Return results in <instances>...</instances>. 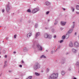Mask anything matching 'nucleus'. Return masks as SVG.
<instances>
[{
    "label": "nucleus",
    "instance_id": "f257e3e1",
    "mask_svg": "<svg viewBox=\"0 0 79 79\" xmlns=\"http://www.w3.org/2000/svg\"><path fill=\"white\" fill-rule=\"evenodd\" d=\"M58 76V73H53L49 77V79H56Z\"/></svg>",
    "mask_w": 79,
    "mask_h": 79
},
{
    "label": "nucleus",
    "instance_id": "f03ea898",
    "mask_svg": "<svg viewBox=\"0 0 79 79\" xmlns=\"http://www.w3.org/2000/svg\"><path fill=\"white\" fill-rule=\"evenodd\" d=\"M40 66V65H39V63L36 62L35 64V65L33 66V69L34 70H36L38 68V66Z\"/></svg>",
    "mask_w": 79,
    "mask_h": 79
},
{
    "label": "nucleus",
    "instance_id": "7ed1b4c3",
    "mask_svg": "<svg viewBox=\"0 0 79 79\" xmlns=\"http://www.w3.org/2000/svg\"><path fill=\"white\" fill-rule=\"evenodd\" d=\"M38 11H39V9L38 8H35L32 10L31 13L33 14L35 13L36 12H37Z\"/></svg>",
    "mask_w": 79,
    "mask_h": 79
},
{
    "label": "nucleus",
    "instance_id": "20e7f679",
    "mask_svg": "<svg viewBox=\"0 0 79 79\" xmlns=\"http://www.w3.org/2000/svg\"><path fill=\"white\" fill-rule=\"evenodd\" d=\"M37 48L38 50H42V48L39 44H37Z\"/></svg>",
    "mask_w": 79,
    "mask_h": 79
},
{
    "label": "nucleus",
    "instance_id": "39448f33",
    "mask_svg": "<svg viewBox=\"0 0 79 79\" xmlns=\"http://www.w3.org/2000/svg\"><path fill=\"white\" fill-rule=\"evenodd\" d=\"M74 45L75 47H79V43L77 42V41L75 42Z\"/></svg>",
    "mask_w": 79,
    "mask_h": 79
},
{
    "label": "nucleus",
    "instance_id": "423d86ee",
    "mask_svg": "<svg viewBox=\"0 0 79 79\" xmlns=\"http://www.w3.org/2000/svg\"><path fill=\"white\" fill-rule=\"evenodd\" d=\"M6 10L7 13H9L10 12V7L9 6H7L6 8Z\"/></svg>",
    "mask_w": 79,
    "mask_h": 79
},
{
    "label": "nucleus",
    "instance_id": "0eeeda50",
    "mask_svg": "<svg viewBox=\"0 0 79 79\" xmlns=\"http://www.w3.org/2000/svg\"><path fill=\"white\" fill-rule=\"evenodd\" d=\"M44 38H45L46 39L48 38V34L47 33L45 34L44 35Z\"/></svg>",
    "mask_w": 79,
    "mask_h": 79
},
{
    "label": "nucleus",
    "instance_id": "6e6552de",
    "mask_svg": "<svg viewBox=\"0 0 79 79\" xmlns=\"http://www.w3.org/2000/svg\"><path fill=\"white\" fill-rule=\"evenodd\" d=\"M60 24H61L62 26H64L66 24V22L61 21L60 22Z\"/></svg>",
    "mask_w": 79,
    "mask_h": 79
},
{
    "label": "nucleus",
    "instance_id": "1a4fd4ad",
    "mask_svg": "<svg viewBox=\"0 0 79 79\" xmlns=\"http://www.w3.org/2000/svg\"><path fill=\"white\" fill-rule=\"evenodd\" d=\"M61 74L62 76H64V75L65 74V72H64V71H61Z\"/></svg>",
    "mask_w": 79,
    "mask_h": 79
},
{
    "label": "nucleus",
    "instance_id": "9d476101",
    "mask_svg": "<svg viewBox=\"0 0 79 79\" xmlns=\"http://www.w3.org/2000/svg\"><path fill=\"white\" fill-rule=\"evenodd\" d=\"M73 32V29H70L68 31L69 34H71Z\"/></svg>",
    "mask_w": 79,
    "mask_h": 79
},
{
    "label": "nucleus",
    "instance_id": "9b49d317",
    "mask_svg": "<svg viewBox=\"0 0 79 79\" xmlns=\"http://www.w3.org/2000/svg\"><path fill=\"white\" fill-rule=\"evenodd\" d=\"M32 35V34L30 33H28L27 34V37H31V35Z\"/></svg>",
    "mask_w": 79,
    "mask_h": 79
},
{
    "label": "nucleus",
    "instance_id": "f8f14e48",
    "mask_svg": "<svg viewBox=\"0 0 79 79\" xmlns=\"http://www.w3.org/2000/svg\"><path fill=\"white\" fill-rule=\"evenodd\" d=\"M73 43H72V42H70L69 44V47H73Z\"/></svg>",
    "mask_w": 79,
    "mask_h": 79
},
{
    "label": "nucleus",
    "instance_id": "ddd939ff",
    "mask_svg": "<svg viewBox=\"0 0 79 79\" xmlns=\"http://www.w3.org/2000/svg\"><path fill=\"white\" fill-rule=\"evenodd\" d=\"M45 4L47 6H48L50 5V2H47L45 3Z\"/></svg>",
    "mask_w": 79,
    "mask_h": 79
},
{
    "label": "nucleus",
    "instance_id": "4468645a",
    "mask_svg": "<svg viewBox=\"0 0 79 79\" xmlns=\"http://www.w3.org/2000/svg\"><path fill=\"white\" fill-rule=\"evenodd\" d=\"M40 33L39 32H38L37 33H36V37H38V36H39V35H40Z\"/></svg>",
    "mask_w": 79,
    "mask_h": 79
},
{
    "label": "nucleus",
    "instance_id": "2eb2a0df",
    "mask_svg": "<svg viewBox=\"0 0 79 79\" xmlns=\"http://www.w3.org/2000/svg\"><path fill=\"white\" fill-rule=\"evenodd\" d=\"M35 74L36 75V76H40V74L38 73H35Z\"/></svg>",
    "mask_w": 79,
    "mask_h": 79
},
{
    "label": "nucleus",
    "instance_id": "dca6fc26",
    "mask_svg": "<svg viewBox=\"0 0 79 79\" xmlns=\"http://www.w3.org/2000/svg\"><path fill=\"white\" fill-rule=\"evenodd\" d=\"M40 58H46V57L44 55H43L42 56H41L40 57Z\"/></svg>",
    "mask_w": 79,
    "mask_h": 79
},
{
    "label": "nucleus",
    "instance_id": "f3484780",
    "mask_svg": "<svg viewBox=\"0 0 79 79\" xmlns=\"http://www.w3.org/2000/svg\"><path fill=\"white\" fill-rule=\"evenodd\" d=\"M72 23L73 24V25L72 26L71 28H74V22H73Z\"/></svg>",
    "mask_w": 79,
    "mask_h": 79
},
{
    "label": "nucleus",
    "instance_id": "a211bd4d",
    "mask_svg": "<svg viewBox=\"0 0 79 79\" xmlns=\"http://www.w3.org/2000/svg\"><path fill=\"white\" fill-rule=\"evenodd\" d=\"M48 38L49 39H52V35H48Z\"/></svg>",
    "mask_w": 79,
    "mask_h": 79
},
{
    "label": "nucleus",
    "instance_id": "6ab92c4d",
    "mask_svg": "<svg viewBox=\"0 0 79 79\" xmlns=\"http://www.w3.org/2000/svg\"><path fill=\"white\" fill-rule=\"evenodd\" d=\"M76 8L77 10H79V6H76Z\"/></svg>",
    "mask_w": 79,
    "mask_h": 79
},
{
    "label": "nucleus",
    "instance_id": "aec40b11",
    "mask_svg": "<svg viewBox=\"0 0 79 79\" xmlns=\"http://www.w3.org/2000/svg\"><path fill=\"white\" fill-rule=\"evenodd\" d=\"M27 12H29V13H31V10L30 9H28L27 10Z\"/></svg>",
    "mask_w": 79,
    "mask_h": 79
},
{
    "label": "nucleus",
    "instance_id": "412c9836",
    "mask_svg": "<svg viewBox=\"0 0 79 79\" xmlns=\"http://www.w3.org/2000/svg\"><path fill=\"white\" fill-rule=\"evenodd\" d=\"M72 51V52H76V50L75 49H73Z\"/></svg>",
    "mask_w": 79,
    "mask_h": 79
},
{
    "label": "nucleus",
    "instance_id": "4be33fe9",
    "mask_svg": "<svg viewBox=\"0 0 79 79\" xmlns=\"http://www.w3.org/2000/svg\"><path fill=\"white\" fill-rule=\"evenodd\" d=\"M62 39L63 40H64L65 39V36H62Z\"/></svg>",
    "mask_w": 79,
    "mask_h": 79
},
{
    "label": "nucleus",
    "instance_id": "5701e85b",
    "mask_svg": "<svg viewBox=\"0 0 79 79\" xmlns=\"http://www.w3.org/2000/svg\"><path fill=\"white\" fill-rule=\"evenodd\" d=\"M35 28H37V26H38V25L37 24H35Z\"/></svg>",
    "mask_w": 79,
    "mask_h": 79
},
{
    "label": "nucleus",
    "instance_id": "b1692460",
    "mask_svg": "<svg viewBox=\"0 0 79 79\" xmlns=\"http://www.w3.org/2000/svg\"><path fill=\"white\" fill-rule=\"evenodd\" d=\"M14 38H15V39H16V35H14Z\"/></svg>",
    "mask_w": 79,
    "mask_h": 79
},
{
    "label": "nucleus",
    "instance_id": "393cba45",
    "mask_svg": "<svg viewBox=\"0 0 79 79\" xmlns=\"http://www.w3.org/2000/svg\"><path fill=\"white\" fill-rule=\"evenodd\" d=\"M63 42V40H61L60 41V43H62V42Z\"/></svg>",
    "mask_w": 79,
    "mask_h": 79
},
{
    "label": "nucleus",
    "instance_id": "a878e982",
    "mask_svg": "<svg viewBox=\"0 0 79 79\" xmlns=\"http://www.w3.org/2000/svg\"><path fill=\"white\" fill-rule=\"evenodd\" d=\"M50 13L49 11H47L46 13V15H48V13Z\"/></svg>",
    "mask_w": 79,
    "mask_h": 79
},
{
    "label": "nucleus",
    "instance_id": "bb28decb",
    "mask_svg": "<svg viewBox=\"0 0 79 79\" xmlns=\"http://www.w3.org/2000/svg\"><path fill=\"white\" fill-rule=\"evenodd\" d=\"M7 66V65L6 64H5L4 65V68H5V67H6Z\"/></svg>",
    "mask_w": 79,
    "mask_h": 79
},
{
    "label": "nucleus",
    "instance_id": "cd10ccee",
    "mask_svg": "<svg viewBox=\"0 0 79 79\" xmlns=\"http://www.w3.org/2000/svg\"><path fill=\"white\" fill-rule=\"evenodd\" d=\"M47 71L48 72V71H49V69H47Z\"/></svg>",
    "mask_w": 79,
    "mask_h": 79
},
{
    "label": "nucleus",
    "instance_id": "c85d7f7f",
    "mask_svg": "<svg viewBox=\"0 0 79 79\" xmlns=\"http://www.w3.org/2000/svg\"><path fill=\"white\" fill-rule=\"evenodd\" d=\"M74 8H73V10H72L73 12H74Z\"/></svg>",
    "mask_w": 79,
    "mask_h": 79
},
{
    "label": "nucleus",
    "instance_id": "c756f323",
    "mask_svg": "<svg viewBox=\"0 0 79 79\" xmlns=\"http://www.w3.org/2000/svg\"><path fill=\"white\" fill-rule=\"evenodd\" d=\"M6 63H7V61H5L4 62V64H6Z\"/></svg>",
    "mask_w": 79,
    "mask_h": 79
},
{
    "label": "nucleus",
    "instance_id": "7c9ffc66",
    "mask_svg": "<svg viewBox=\"0 0 79 79\" xmlns=\"http://www.w3.org/2000/svg\"><path fill=\"white\" fill-rule=\"evenodd\" d=\"M2 12H4V11H5V10L3 9L2 10Z\"/></svg>",
    "mask_w": 79,
    "mask_h": 79
},
{
    "label": "nucleus",
    "instance_id": "2f4dec72",
    "mask_svg": "<svg viewBox=\"0 0 79 79\" xmlns=\"http://www.w3.org/2000/svg\"><path fill=\"white\" fill-rule=\"evenodd\" d=\"M22 63H24V61L23 60L22 61Z\"/></svg>",
    "mask_w": 79,
    "mask_h": 79
},
{
    "label": "nucleus",
    "instance_id": "473e14b6",
    "mask_svg": "<svg viewBox=\"0 0 79 79\" xmlns=\"http://www.w3.org/2000/svg\"><path fill=\"white\" fill-rule=\"evenodd\" d=\"M63 10H64V11H65V9H64V8H63Z\"/></svg>",
    "mask_w": 79,
    "mask_h": 79
},
{
    "label": "nucleus",
    "instance_id": "72a5a7b5",
    "mask_svg": "<svg viewBox=\"0 0 79 79\" xmlns=\"http://www.w3.org/2000/svg\"><path fill=\"white\" fill-rule=\"evenodd\" d=\"M76 13L77 14H79V12H76Z\"/></svg>",
    "mask_w": 79,
    "mask_h": 79
},
{
    "label": "nucleus",
    "instance_id": "f704fd0d",
    "mask_svg": "<svg viewBox=\"0 0 79 79\" xmlns=\"http://www.w3.org/2000/svg\"><path fill=\"white\" fill-rule=\"evenodd\" d=\"M56 37V35H54V38H55Z\"/></svg>",
    "mask_w": 79,
    "mask_h": 79
},
{
    "label": "nucleus",
    "instance_id": "c9c22d12",
    "mask_svg": "<svg viewBox=\"0 0 79 79\" xmlns=\"http://www.w3.org/2000/svg\"><path fill=\"white\" fill-rule=\"evenodd\" d=\"M1 54V48H0V54Z\"/></svg>",
    "mask_w": 79,
    "mask_h": 79
},
{
    "label": "nucleus",
    "instance_id": "e433bc0d",
    "mask_svg": "<svg viewBox=\"0 0 79 79\" xmlns=\"http://www.w3.org/2000/svg\"><path fill=\"white\" fill-rule=\"evenodd\" d=\"M19 67H20L21 68V67H22V65H19Z\"/></svg>",
    "mask_w": 79,
    "mask_h": 79
},
{
    "label": "nucleus",
    "instance_id": "4c0bfd02",
    "mask_svg": "<svg viewBox=\"0 0 79 79\" xmlns=\"http://www.w3.org/2000/svg\"><path fill=\"white\" fill-rule=\"evenodd\" d=\"M13 53H14V54H15L16 53V52H13Z\"/></svg>",
    "mask_w": 79,
    "mask_h": 79
},
{
    "label": "nucleus",
    "instance_id": "58836bf2",
    "mask_svg": "<svg viewBox=\"0 0 79 79\" xmlns=\"http://www.w3.org/2000/svg\"><path fill=\"white\" fill-rule=\"evenodd\" d=\"M5 58H6V57H7V56H6V55H5Z\"/></svg>",
    "mask_w": 79,
    "mask_h": 79
},
{
    "label": "nucleus",
    "instance_id": "ea45409f",
    "mask_svg": "<svg viewBox=\"0 0 79 79\" xmlns=\"http://www.w3.org/2000/svg\"><path fill=\"white\" fill-rule=\"evenodd\" d=\"M76 35V32L75 33V35Z\"/></svg>",
    "mask_w": 79,
    "mask_h": 79
},
{
    "label": "nucleus",
    "instance_id": "a19ab883",
    "mask_svg": "<svg viewBox=\"0 0 79 79\" xmlns=\"http://www.w3.org/2000/svg\"><path fill=\"white\" fill-rule=\"evenodd\" d=\"M73 79H76V78L74 77Z\"/></svg>",
    "mask_w": 79,
    "mask_h": 79
},
{
    "label": "nucleus",
    "instance_id": "79ce46f5",
    "mask_svg": "<svg viewBox=\"0 0 79 79\" xmlns=\"http://www.w3.org/2000/svg\"><path fill=\"white\" fill-rule=\"evenodd\" d=\"M70 70H71V69H69V71H70Z\"/></svg>",
    "mask_w": 79,
    "mask_h": 79
},
{
    "label": "nucleus",
    "instance_id": "37998d69",
    "mask_svg": "<svg viewBox=\"0 0 79 79\" xmlns=\"http://www.w3.org/2000/svg\"><path fill=\"white\" fill-rule=\"evenodd\" d=\"M15 79H17V78H15Z\"/></svg>",
    "mask_w": 79,
    "mask_h": 79
},
{
    "label": "nucleus",
    "instance_id": "c03bdc74",
    "mask_svg": "<svg viewBox=\"0 0 79 79\" xmlns=\"http://www.w3.org/2000/svg\"><path fill=\"white\" fill-rule=\"evenodd\" d=\"M51 53H52V52H51Z\"/></svg>",
    "mask_w": 79,
    "mask_h": 79
},
{
    "label": "nucleus",
    "instance_id": "a18cd8bd",
    "mask_svg": "<svg viewBox=\"0 0 79 79\" xmlns=\"http://www.w3.org/2000/svg\"><path fill=\"white\" fill-rule=\"evenodd\" d=\"M1 27V26H0V27Z\"/></svg>",
    "mask_w": 79,
    "mask_h": 79
},
{
    "label": "nucleus",
    "instance_id": "49530a36",
    "mask_svg": "<svg viewBox=\"0 0 79 79\" xmlns=\"http://www.w3.org/2000/svg\"><path fill=\"white\" fill-rule=\"evenodd\" d=\"M35 0H34V1H35Z\"/></svg>",
    "mask_w": 79,
    "mask_h": 79
},
{
    "label": "nucleus",
    "instance_id": "de8ad7c7",
    "mask_svg": "<svg viewBox=\"0 0 79 79\" xmlns=\"http://www.w3.org/2000/svg\"><path fill=\"white\" fill-rule=\"evenodd\" d=\"M1 57V56H0V58Z\"/></svg>",
    "mask_w": 79,
    "mask_h": 79
}]
</instances>
